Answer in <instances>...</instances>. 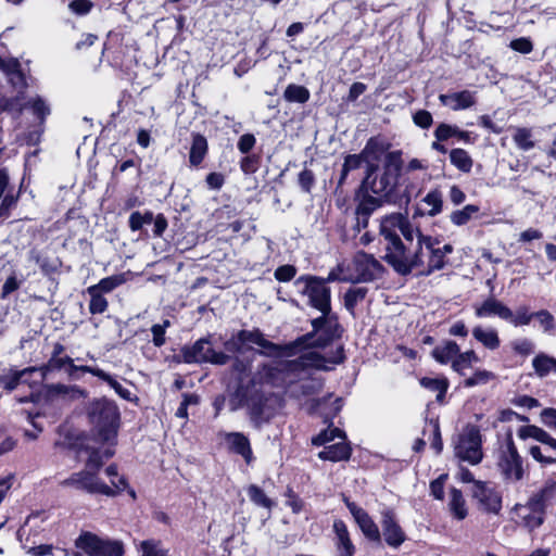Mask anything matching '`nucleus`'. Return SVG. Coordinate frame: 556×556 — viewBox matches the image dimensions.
Wrapping results in <instances>:
<instances>
[{"label": "nucleus", "instance_id": "obj_20", "mask_svg": "<svg viewBox=\"0 0 556 556\" xmlns=\"http://www.w3.org/2000/svg\"><path fill=\"white\" fill-rule=\"evenodd\" d=\"M67 366V374L73 377L75 371H81L84 365L77 366L74 361L68 356L50 357L47 364L37 367V372L40 375V380H45L50 371L62 369Z\"/></svg>", "mask_w": 556, "mask_h": 556}, {"label": "nucleus", "instance_id": "obj_14", "mask_svg": "<svg viewBox=\"0 0 556 556\" xmlns=\"http://www.w3.org/2000/svg\"><path fill=\"white\" fill-rule=\"evenodd\" d=\"M277 399L274 395L254 394L248 402L247 406L251 421L256 428L268 422L275 415V405Z\"/></svg>", "mask_w": 556, "mask_h": 556}, {"label": "nucleus", "instance_id": "obj_27", "mask_svg": "<svg viewBox=\"0 0 556 556\" xmlns=\"http://www.w3.org/2000/svg\"><path fill=\"white\" fill-rule=\"evenodd\" d=\"M371 191H362L361 189L357 192V197L359 198L358 205L356 207V214L361 217L370 216L372 212H375L378 207L381 206L383 198L378 195L374 197L369 194Z\"/></svg>", "mask_w": 556, "mask_h": 556}, {"label": "nucleus", "instance_id": "obj_24", "mask_svg": "<svg viewBox=\"0 0 556 556\" xmlns=\"http://www.w3.org/2000/svg\"><path fill=\"white\" fill-rule=\"evenodd\" d=\"M46 395L49 400L62 397L64 400H75L84 395V392L76 386H66L62 383H52L45 387Z\"/></svg>", "mask_w": 556, "mask_h": 556}, {"label": "nucleus", "instance_id": "obj_18", "mask_svg": "<svg viewBox=\"0 0 556 556\" xmlns=\"http://www.w3.org/2000/svg\"><path fill=\"white\" fill-rule=\"evenodd\" d=\"M475 314L479 318L497 316L503 320L510 318V308L495 298H488L481 304L475 305Z\"/></svg>", "mask_w": 556, "mask_h": 556}, {"label": "nucleus", "instance_id": "obj_46", "mask_svg": "<svg viewBox=\"0 0 556 556\" xmlns=\"http://www.w3.org/2000/svg\"><path fill=\"white\" fill-rule=\"evenodd\" d=\"M125 282V276L123 274L113 275L101 279L97 285H92L89 288L97 289L99 293H109Z\"/></svg>", "mask_w": 556, "mask_h": 556}, {"label": "nucleus", "instance_id": "obj_61", "mask_svg": "<svg viewBox=\"0 0 556 556\" xmlns=\"http://www.w3.org/2000/svg\"><path fill=\"white\" fill-rule=\"evenodd\" d=\"M509 47L522 54H528L533 50V45L529 38L520 37L510 41Z\"/></svg>", "mask_w": 556, "mask_h": 556}, {"label": "nucleus", "instance_id": "obj_48", "mask_svg": "<svg viewBox=\"0 0 556 556\" xmlns=\"http://www.w3.org/2000/svg\"><path fill=\"white\" fill-rule=\"evenodd\" d=\"M248 495L251 500V502H253L255 505L257 506H261V507H264V508H267V509H271L273 506H274V502L264 493V491L255 485V484H251L249 488H248Z\"/></svg>", "mask_w": 556, "mask_h": 556}, {"label": "nucleus", "instance_id": "obj_32", "mask_svg": "<svg viewBox=\"0 0 556 556\" xmlns=\"http://www.w3.org/2000/svg\"><path fill=\"white\" fill-rule=\"evenodd\" d=\"M207 140L204 136L195 134L192 136V143L189 153V162L191 166H198L204 160L207 153Z\"/></svg>", "mask_w": 556, "mask_h": 556}, {"label": "nucleus", "instance_id": "obj_49", "mask_svg": "<svg viewBox=\"0 0 556 556\" xmlns=\"http://www.w3.org/2000/svg\"><path fill=\"white\" fill-rule=\"evenodd\" d=\"M336 438H340L341 440H345V433L339 428H331L324 430L317 437H315L312 442L314 445H325Z\"/></svg>", "mask_w": 556, "mask_h": 556}, {"label": "nucleus", "instance_id": "obj_6", "mask_svg": "<svg viewBox=\"0 0 556 556\" xmlns=\"http://www.w3.org/2000/svg\"><path fill=\"white\" fill-rule=\"evenodd\" d=\"M294 286L299 293L307 299L308 306L318 312H328L331 307V289L325 286L323 277L302 275L295 279Z\"/></svg>", "mask_w": 556, "mask_h": 556}, {"label": "nucleus", "instance_id": "obj_42", "mask_svg": "<svg viewBox=\"0 0 556 556\" xmlns=\"http://www.w3.org/2000/svg\"><path fill=\"white\" fill-rule=\"evenodd\" d=\"M283 98L288 102L305 103L309 99V91L304 86L290 84L283 92Z\"/></svg>", "mask_w": 556, "mask_h": 556}, {"label": "nucleus", "instance_id": "obj_41", "mask_svg": "<svg viewBox=\"0 0 556 556\" xmlns=\"http://www.w3.org/2000/svg\"><path fill=\"white\" fill-rule=\"evenodd\" d=\"M480 359L475 351H466L464 353H459L456 355V358L453 361L452 368L464 375V370L472 366V364L478 363Z\"/></svg>", "mask_w": 556, "mask_h": 556}, {"label": "nucleus", "instance_id": "obj_57", "mask_svg": "<svg viewBox=\"0 0 556 556\" xmlns=\"http://www.w3.org/2000/svg\"><path fill=\"white\" fill-rule=\"evenodd\" d=\"M511 348L515 353L527 356L534 351V344L529 339H518L511 342Z\"/></svg>", "mask_w": 556, "mask_h": 556}, {"label": "nucleus", "instance_id": "obj_7", "mask_svg": "<svg viewBox=\"0 0 556 556\" xmlns=\"http://www.w3.org/2000/svg\"><path fill=\"white\" fill-rule=\"evenodd\" d=\"M319 313L321 315L311 321L313 330L307 333L311 334V338L301 344L300 352L304 350H312L311 346L314 345L323 346L333 338L341 336L342 329L340 327L338 316L332 312V308L330 307L328 308V312L323 311Z\"/></svg>", "mask_w": 556, "mask_h": 556}, {"label": "nucleus", "instance_id": "obj_4", "mask_svg": "<svg viewBox=\"0 0 556 556\" xmlns=\"http://www.w3.org/2000/svg\"><path fill=\"white\" fill-rule=\"evenodd\" d=\"M90 420L96 440L101 443L113 444L118 429L119 412L110 401H99L90 410Z\"/></svg>", "mask_w": 556, "mask_h": 556}, {"label": "nucleus", "instance_id": "obj_43", "mask_svg": "<svg viewBox=\"0 0 556 556\" xmlns=\"http://www.w3.org/2000/svg\"><path fill=\"white\" fill-rule=\"evenodd\" d=\"M367 288H350L344 294V306L345 308L354 314L355 306L362 302L367 295Z\"/></svg>", "mask_w": 556, "mask_h": 556}, {"label": "nucleus", "instance_id": "obj_36", "mask_svg": "<svg viewBox=\"0 0 556 556\" xmlns=\"http://www.w3.org/2000/svg\"><path fill=\"white\" fill-rule=\"evenodd\" d=\"M555 365V357L545 353H540L532 359L533 369L540 378H544L551 372H554Z\"/></svg>", "mask_w": 556, "mask_h": 556}, {"label": "nucleus", "instance_id": "obj_5", "mask_svg": "<svg viewBox=\"0 0 556 556\" xmlns=\"http://www.w3.org/2000/svg\"><path fill=\"white\" fill-rule=\"evenodd\" d=\"M61 485L73 486L86 491L89 494H102L111 497L128 488L125 478H119L118 482L112 480V485L110 486L104 483L94 471L88 469L71 475L61 482Z\"/></svg>", "mask_w": 556, "mask_h": 556}, {"label": "nucleus", "instance_id": "obj_35", "mask_svg": "<svg viewBox=\"0 0 556 556\" xmlns=\"http://www.w3.org/2000/svg\"><path fill=\"white\" fill-rule=\"evenodd\" d=\"M480 212V206L476 204H468L462 210H456L451 213L450 220L456 226H464L472 218L477 217Z\"/></svg>", "mask_w": 556, "mask_h": 556}, {"label": "nucleus", "instance_id": "obj_39", "mask_svg": "<svg viewBox=\"0 0 556 556\" xmlns=\"http://www.w3.org/2000/svg\"><path fill=\"white\" fill-rule=\"evenodd\" d=\"M333 529L338 539V546L344 554H354V545L352 544L349 531L343 521H334Z\"/></svg>", "mask_w": 556, "mask_h": 556}, {"label": "nucleus", "instance_id": "obj_1", "mask_svg": "<svg viewBox=\"0 0 556 556\" xmlns=\"http://www.w3.org/2000/svg\"><path fill=\"white\" fill-rule=\"evenodd\" d=\"M380 236L383 239V260L401 276L415 273L429 276L444 268L446 255L453 252L450 243L426 236L402 213L381 218Z\"/></svg>", "mask_w": 556, "mask_h": 556}, {"label": "nucleus", "instance_id": "obj_8", "mask_svg": "<svg viewBox=\"0 0 556 556\" xmlns=\"http://www.w3.org/2000/svg\"><path fill=\"white\" fill-rule=\"evenodd\" d=\"M241 339H243L244 343H254L262 348V351H260L261 354L266 356H295L300 350L301 344H303L306 340L311 338V334H304L302 337H299L292 342H289L287 344H276L267 339L264 338L263 333L255 329V330H240Z\"/></svg>", "mask_w": 556, "mask_h": 556}, {"label": "nucleus", "instance_id": "obj_38", "mask_svg": "<svg viewBox=\"0 0 556 556\" xmlns=\"http://www.w3.org/2000/svg\"><path fill=\"white\" fill-rule=\"evenodd\" d=\"M356 522L368 540L379 544L381 543V534L379 528L367 513L358 520H356Z\"/></svg>", "mask_w": 556, "mask_h": 556}, {"label": "nucleus", "instance_id": "obj_63", "mask_svg": "<svg viewBox=\"0 0 556 556\" xmlns=\"http://www.w3.org/2000/svg\"><path fill=\"white\" fill-rule=\"evenodd\" d=\"M256 139L252 134L242 135L237 143L238 150L242 154H248L255 146Z\"/></svg>", "mask_w": 556, "mask_h": 556}, {"label": "nucleus", "instance_id": "obj_54", "mask_svg": "<svg viewBox=\"0 0 556 556\" xmlns=\"http://www.w3.org/2000/svg\"><path fill=\"white\" fill-rule=\"evenodd\" d=\"M169 326V320H164L163 324H156L151 327V332L153 334L152 342L155 346L160 348L165 344V331Z\"/></svg>", "mask_w": 556, "mask_h": 556}, {"label": "nucleus", "instance_id": "obj_13", "mask_svg": "<svg viewBox=\"0 0 556 556\" xmlns=\"http://www.w3.org/2000/svg\"><path fill=\"white\" fill-rule=\"evenodd\" d=\"M471 496L478 509L483 513L498 515L502 510V494L491 482H475L471 486Z\"/></svg>", "mask_w": 556, "mask_h": 556}, {"label": "nucleus", "instance_id": "obj_40", "mask_svg": "<svg viewBox=\"0 0 556 556\" xmlns=\"http://www.w3.org/2000/svg\"><path fill=\"white\" fill-rule=\"evenodd\" d=\"M422 203L428 206V208L422 214L428 216H435L442 211V193L439 190H432L426 194V197L422 199Z\"/></svg>", "mask_w": 556, "mask_h": 556}, {"label": "nucleus", "instance_id": "obj_17", "mask_svg": "<svg viewBox=\"0 0 556 556\" xmlns=\"http://www.w3.org/2000/svg\"><path fill=\"white\" fill-rule=\"evenodd\" d=\"M440 102L453 111L466 110L476 104V93L470 90L439 96Z\"/></svg>", "mask_w": 556, "mask_h": 556}, {"label": "nucleus", "instance_id": "obj_2", "mask_svg": "<svg viewBox=\"0 0 556 556\" xmlns=\"http://www.w3.org/2000/svg\"><path fill=\"white\" fill-rule=\"evenodd\" d=\"M295 359L264 365L260 371L261 379L273 387L285 388L292 396L299 397L318 392L321 380L311 377V369L330 370L343 361H329L315 350L299 352Z\"/></svg>", "mask_w": 556, "mask_h": 556}, {"label": "nucleus", "instance_id": "obj_31", "mask_svg": "<svg viewBox=\"0 0 556 556\" xmlns=\"http://www.w3.org/2000/svg\"><path fill=\"white\" fill-rule=\"evenodd\" d=\"M81 371L83 372H89V374H92L93 376L100 378L101 380L108 382V384L114 389V391L123 399L125 400H129L130 399V395H131V392L124 388L117 380H115L112 376H110L109 374H106L104 370L100 369V368H96V367H90V366H83L81 367Z\"/></svg>", "mask_w": 556, "mask_h": 556}, {"label": "nucleus", "instance_id": "obj_15", "mask_svg": "<svg viewBox=\"0 0 556 556\" xmlns=\"http://www.w3.org/2000/svg\"><path fill=\"white\" fill-rule=\"evenodd\" d=\"M380 522L386 543L393 548H399L405 542L406 535L397 523L394 513L390 509H384L381 513Z\"/></svg>", "mask_w": 556, "mask_h": 556}, {"label": "nucleus", "instance_id": "obj_58", "mask_svg": "<svg viewBox=\"0 0 556 556\" xmlns=\"http://www.w3.org/2000/svg\"><path fill=\"white\" fill-rule=\"evenodd\" d=\"M366 149L359 154H349L344 159V163L342 167L345 168V172H351L354 169H358L364 163V155Z\"/></svg>", "mask_w": 556, "mask_h": 556}, {"label": "nucleus", "instance_id": "obj_51", "mask_svg": "<svg viewBox=\"0 0 556 556\" xmlns=\"http://www.w3.org/2000/svg\"><path fill=\"white\" fill-rule=\"evenodd\" d=\"M534 314H529L528 308L522 306L519 307L516 313L510 309V318H506V321L510 323L515 327L528 325Z\"/></svg>", "mask_w": 556, "mask_h": 556}, {"label": "nucleus", "instance_id": "obj_45", "mask_svg": "<svg viewBox=\"0 0 556 556\" xmlns=\"http://www.w3.org/2000/svg\"><path fill=\"white\" fill-rule=\"evenodd\" d=\"M513 140L518 149L522 151H529L534 148L535 143L532 140V131L529 128L519 127L516 128Z\"/></svg>", "mask_w": 556, "mask_h": 556}, {"label": "nucleus", "instance_id": "obj_44", "mask_svg": "<svg viewBox=\"0 0 556 556\" xmlns=\"http://www.w3.org/2000/svg\"><path fill=\"white\" fill-rule=\"evenodd\" d=\"M87 293L90 296V302L88 306L89 312L92 315L103 314L109 307L108 300L103 296L102 293H99L97 289L87 288Z\"/></svg>", "mask_w": 556, "mask_h": 556}, {"label": "nucleus", "instance_id": "obj_62", "mask_svg": "<svg viewBox=\"0 0 556 556\" xmlns=\"http://www.w3.org/2000/svg\"><path fill=\"white\" fill-rule=\"evenodd\" d=\"M17 202V197L12 194L11 192H5L2 195V201L0 203V217L8 216L10 210L15 206Z\"/></svg>", "mask_w": 556, "mask_h": 556}, {"label": "nucleus", "instance_id": "obj_19", "mask_svg": "<svg viewBox=\"0 0 556 556\" xmlns=\"http://www.w3.org/2000/svg\"><path fill=\"white\" fill-rule=\"evenodd\" d=\"M78 453H86L88 455L86 459V469L92 470L98 475L99 469L103 465V460L111 458L114 455V450L108 447L103 452H100L96 446L86 443L80 445Z\"/></svg>", "mask_w": 556, "mask_h": 556}, {"label": "nucleus", "instance_id": "obj_21", "mask_svg": "<svg viewBox=\"0 0 556 556\" xmlns=\"http://www.w3.org/2000/svg\"><path fill=\"white\" fill-rule=\"evenodd\" d=\"M515 510L521 518L525 527L530 530L536 529L543 523L545 511L542 508L539 510L532 506L531 501H528L526 505H516Z\"/></svg>", "mask_w": 556, "mask_h": 556}, {"label": "nucleus", "instance_id": "obj_64", "mask_svg": "<svg viewBox=\"0 0 556 556\" xmlns=\"http://www.w3.org/2000/svg\"><path fill=\"white\" fill-rule=\"evenodd\" d=\"M240 168L244 174H253L258 168V156L245 155L240 162Z\"/></svg>", "mask_w": 556, "mask_h": 556}, {"label": "nucleus", "instance_id": "obj_50", "mask_svg": "<svg viewBox=\"0 0 556 556\" xmlns=\"http://www.w3.org/2000/svg\"><path fill=\"white\" fill-rule=\"evenodd\" d=\"M153 222V213L152 212H146L144 214H141L140 212L136 211L130 214L129 216V228L132 231L140 230L143 225L151 224Z\"/></svg>", "mask_w": 556, "mask_h": 556}, {"label": "nucleus", "instance_id": "obj_55", "mask_svg": "<svg viewBox=\"0 0 556 556\" xmlns=\"http://www.w3.org/2000/svg\"><path fill=\"white\" fill-rule=\"evenodd\" d=\"M427 431L431 434V446L435 450V453L439 454L442 451L443 444L440 433V428L438 422H430L428 428L424 430V433Z\"/></svg>", "mask_w": 556, "mask_h": 556}, {"label": "nucleus", "instance_id": "obj_34", "mask_svg": "<svg viewBox=\"0 0 556 556\" xmlns=\"http://www.w3.org/2000/svg\"><path fill=\"white\" fill-rule=\"evenodd\" d=\"M448 507L456 519L463 520L467 517L468 510L463 493L455 488L450 492Z\"/></svg>", "mask_w": 556, "mask_h": 556}, {"label": "nucleus", "instance_id": "obj_37", "mask_svg": "<svg viewBox=\"0 0 556 556\" xmlns=\"http://www.w3.org/2000/svg\"><path fill=\"white\" fill-rule=\"evenodd\" d=\"M450 161L457 169L463 173H469L472 168L473 161L464 149H452L450 151Z\"/></svg>", "mask_w": 556, "mask_h": 556}, {"label": "nucleus", "instance_id": "obj_16", "mask_svg": "<svg viewBox=\"0 0 556 556\" xmlns=\"http://www.w3.org/2000/svg\"><path fill=\"white\" fill-rule=\"evenodd\" d=\"M353 264L362 281H370L383 270L381 263L374 255L364 251L355 253Z\"/></svg>", "mask_w": 556, "mask_h": 556}, {"label": "nucleus", "instance_id": "obj_25", "mask_svg": "<svg viewBox=\"0 0 556 556\" xmlns=\"http://www.w3.org/2000/svg\"><path fill=\"white\" fill-rule=\"evenodd\" d=\"M351 456V447L342 440L341 442L325 446L323 451L318 453V457L323 460L340 462L346 460Z\"/></svg>", "mask_w": 556, "mask_h": 556}, {"label": "nucleus", "instance_id": "obj_53", "mask_svg": "<svg viewBox=\"0 0 556 556\" xmlns=\"http://www.w3.org/2000/svg\"><path fill=\"white\" fill-rule=\"evenodd\" d=\"M141 551L143 556H166L167 553L161 547V543L148 540L141 543Z\"/></svg>", "mask_w": 556, "mask_h": 556}, {"label": "nucleus", "instance_id": "obj_52", "mask_svg": "<svg viewBox=\"0 0 556 556\" xmlns=\"http://www.w3.org/2000/svg\"><path fill=\"white\" fill-rule=\"evenodd\" d=\"M494 378L493 372L488 370H477L471 377L467 378L464 382L465 387L471 388L478 384L488 383Z\"/></svg>", "mask_w": 556, "mask_h": 556}, {"label": "nucleus", "instance_id": "obj_9", "mask_svg": "<svg viewBox=\"0 0 556 556\" xmlns=\"http://www.w3.org/2000/svg\"><path fill=\"white\" fill-rule=\"evenodd\" d=\"M455 456L460 460L477 465L482 460V437L480 427L467 425L455 444Z\"/></svg>", "mask_w": 556, "mask_h": 556}, {"label": "nucleus", "instance_id": "obj_22", "mask_svg": "<svg viewBox=\"0 0 556 556\" xmlns=\"http://www.w3.org/2000/svg\"><path fill=\"white\" fill-rule=\"evenodd\" d=\"M226 442L229 448L241 455L250 464L253 458L252 448L249 439L241 432H229L226 434Z\"/></svg>", "mask_w": 556, "mask_h": 556}, {"label": "nucleus", "instance_id": "obj_29", "mask_svg": "<svg viewBox=\"0 0 556 556\" xmlns=\"http://www.w3.org/2000/svg\"><path fill=\"white\" fill-rule=\"evenodd\" d=\"M472 336L488 350L493 351L500 348L501 340L497 331L493 328L477 326L472 329Z\"/></svg>", "mask_w": 556, "mask_h": 556}, {"label": "nucleus", "instance_id": "obj_47", "mask_svg": "<svg viewBox=\"0 0 556 556\" xmlns=\"http://www.w3.org/2000/svg\"><path fill=\"white\" fill-rule=\"evenodd\" d=\"M420 383L426 389L438 392L437 401L442 402L445 393L447 391V381L445 379H437V378H422Z\"/></svg>", "mask_w": 556, "mask_h": 556}, {"label": "nucleus", "instance_id": "obj_60", "mask_svg": "<svg viewBox=\"0 0 556 556\" xmlns=\"http://www.w3.org/2000/svg\"><path fill=\"white\" fill-rule=\"evenodd\" d=\"M413 121L415 125L422 129H428L432 123L433 118L430 112L426 110H419L413 115Z\"/></svg>", "mask_w": 556, "mask_h": 556}, {"label": "nucleus", "instance_id": "obj_23", "mask_svg": "<svg viewBox=\"0 0 556 556\" xmlns=\"http://www.w3.org/2000/svg\"><path fill=\"white\" fill-rule=\"evenodd\" d=\"M37 372V367H27L22 370L10 369L7 374L0 376V387L12 392L21 382H27L26 376Z\"/></svg>", "mask_w": 556, "mask_h": 556}, {"label": "nucleus", "instance_id": "obj_10", "mask_svg": "<svg viewBox=\"0 0 556 556\" xmlns=\"http://www.w3.org/2000/svg\"><path fill=\"white\" fill-rule=\"evenodd\" d=\"M496 465L501 476L507 482H518L523 478L522 458L510 435L497 452Z\"/></svg>", "mask_w": 556, "mask_h": 556}, {"label": "nucleus", "instance_id": "obj_56", "mask_svg": "<svg viewBox=\"0 0 556 556\" xmlns=\"http://www.w3.org/2000/svg\"><path fill=\"white\" fill-rule=\"evenodd\" d=\"M296 275V268L293 265H281L276 268L274 276L280 282L291 281Z\"/></svg>", "mask_w": 556, "mask_h": 556}, {"label": "nucleus", "instance_id": "obj_26", "mask_svg": "<svg viewBox=\"0 0 556 556\" xmlns=\"http://www.w3.org/2000/svg\"><path fill=\"white\" fill-rule=\"evenodd\" d=\"M556 500V481H547L543 489L533 494L529 501H531V505L536 507L539 510L541 508L545 511L546 507L552 505Z\"/></svg>", "mask_w": 556, "mask_h": 556}, {"label": "nucleus", "instance_id": "obj_28", "mask_svg": "<svg viewBox=\"0 0 556 556\" xmlns=\"http://www.w3.org/2000/svg\"><path fill=\"white\" fill-rule=\"evenodd\" d=\"M518 435L521 439L532 438V439L543 443L548 448L556 451V439H554L545 430H543L536 426H523V427L519 428Z\"/></svg>", "mask_w": 556, "mask_h": 556}, {"label": "nucleus", "instance_id": "obj_33", "mask_svg": "<svg viewBox=\"0 0 556 556\" xmlns=\"http://www.w3.org/2000/svg\"><path fill=\"white\" fill-rule=\"evenodd\" d=\"M459 352V346L454 341H446L441 345H438L432 351V356L437 362L441 364H447L456 358Z\"/></svg>", "mask_w": 556, "mask_h": 556}, {"label": "nucleus", "instance_id": "obj_11", "mask_svg": "<svg viewBox=\"0 0 556 556\" xmlns=\"http://www.w3.org/2000/svg\"><path fill=\"white\" fill-rule=\"evenodd\" d=\"M76 546L89 556H122L124 553L121 541L103 539L91 532L81 533Z\"/></svg>", "mask_w": 556, "mask_h": 556}, {"label": "nucleus", "instance_id": "obj_3", "mask_svg": "<svg viewBox=\"0 0 556 556\" xmlns=\"http://www.w3.org/2000/svg\"><path fill=\"white\" fill-rule=\"evenodd\" d=\"M403 161L397 151L389 152L383 162V170L379 177L371 179L376 169L374 164L367 165V174L364 178L361 190L371 191L375 195L383 198L388 202H396L400 198V178Z\"/></svg>", "mask_w": 556, "mask_h": 556}, {"label": "nucleus", "instance_id": "obj_59", "mask_svg": "<svg viewBox=\"0 0 556 556\" xmlns=\"http://www.w3.org/2000/svg\"><path fill=\"white\" fill-rule=\"evenodd\" d=\"M315 184V175L311 169H303L299 174V185L304 192H311Z\"/></svg>", "mask_w": 556, "mask_h": 556}, {"label": "nucleus", "instance_id": "obj_30", "mask_svg": "<svg viewBox=\"0 0 556 556\" xmlns=\"http://www.w3.org/2000/svg\"><path fill=\"white\" fill-rule=\"evenodd\" d=\"M433 135L439 141H446L452 137H456L464 142H470V132L459 129L456 125L446 123H440Z\"/></svg>", "mask_w": 556, "mask_h": 556}, {"label": "nucleus", "instance_id": "obj_12", "mask_svg": "<svg viewBox=\"0 0 556 556\" xmlns=\"http://www.w3.org/2000/svg\"><path fill=\"white\" fill-rule=\"evenodd\" d=\"M182 357L186 363H211L214 365H225L230 359L228 354L215 351L206 339H200L193 345L184 348Z\"/></svg>", "mask_w": 556, "mask_h": 556}]
</instances>
